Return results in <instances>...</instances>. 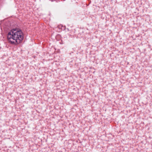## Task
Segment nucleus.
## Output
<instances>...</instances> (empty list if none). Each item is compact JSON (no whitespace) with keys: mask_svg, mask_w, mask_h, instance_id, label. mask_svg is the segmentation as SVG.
Masks as SVG:
<instances>
[{"mask_svg":"<svg viewBox=\"0 0 152 152\" xmlns=\"http://www.w3.org/2000/svg\"><path fill=\"white\" fill-rule=\"evenodd\" d=\"M23 38V33L19 28H14L11 30L7 34V39L11 44H19Z\"/></svg>","mask_w":152,"mask_h":152,"instance_id":"f257e3e1","label":"nucleus"}]
</instances>
